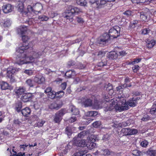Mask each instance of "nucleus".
Listing matches in <instances>:
<instances>
[{"label": "nucleus", "instance_id": "nucleus-1", "mask_svg": "<svg viewBox=\"0 0 156 156\" xmlns=\"http://www.w3.org/2000/svg\"><path fill=\"white\" fill-rule=\"evenodd\" d=\"M43 53V51L39 52L32 51L31 52V54L32 55H30L29 57H26L23 53L17 54L18 58H17L16 63L19 65L29 63L32 64V62L34 61V59L39 58Z\"/></svg>", "mask_w": 156, "mask_h": 156}, {"label": "nucleus", "instance_id": "nucleus-2", "mask_svg": "<svg viewBox=\"0 0 156 156\" xmlns=\"http://www.w3.org/2000/svg\"><path fill=\"white\" fill-rule=\"evenodd\" d=\"M69 9H70V11H68L64 16L65 19L68 20L67 21V22L69 23L73 21V14H78L82 12L81 9L76 7L70 6Z\"/></svg>", "mask_w": 156, "mask_h": 156}, {"label": "nucleus", "instance_id": "nucleus-3", "mask_svg": "<svg viewBox=\"0 0 156 156\" xmlns=\"http://www.w3.org/2000/svg\"><path fill=\"white\" fill-rule=\"evenodd\" d=\"M120 28L119 26H116L110 29L108 34L111 39L117 38L120 35Z\"/></svg>", "mask_w": 156, "mask_h": 156}, {"label": "nucleus", "instance_id": "nucleus-4", "mask_svg": "<svg viewBox=\"0 0 156 156\" xmlns=\"http://www.w3.org/2000/svg\"><path fill=\"white\" fill-rule=\"evenodd\" d=\"M21 37L23 41L24 42V44H23V46L19 48L16 50V54H20L23 53L24 52V50L28 49L29 48L28 46V43H26L27 40L29 39L28 36L24 35H21Z\"/></svg>", "mask_w": 156, "mask_h": 156}, {"label": "nucleus", "instance_id": "nucleus-5", "mask_svg": "<svg viewBox=\"0 0 156 156\" xmlns=\"http://www.w3.org/2000/svg\"><path fill=\"white\" fill-rule=\"evenodd\" d=\"M111 40L107 33H105L101 35L98 39V43L101 45H105L109 41Z\"/></svg>", "mask_w": 156, "mask_h": 156}, {"label": "nucleus", "instance_id": "nucleus-6", "mask_svg": "<svg viewBox=\"0 0 156 156\" xmlns=\"http://www.w3.org/2000/svg\"><path fill=\"white\" fill-rule=\"evenodd\" d=\"M66 113L65 109H62L55 114L54 119V121L56 123H59L62 119V116Z\"/></svg>", "mask_w": 156, "mask_h": 156}, {"label": "nucleus", "instance_id": "nucleus-7", "mask_svg": "<svg viewBox=\"0 0 156 156\" xmlns=\"http://www.w3.org/2000/svg\"><path fill=\"white\" fill-rule=\"evenodd\" d=\"M141 96L137 97L136 98H133L128 100L125 103V105H127L128 106H129L131 107H134L137 104V101L141 99Z\"/></svg>", "mask_w": 156, "mask_h": 156}, {"label": "nucleus", "instance_id": "nucleus-8", "mask_svg": "<svg viewBox=\"0 0 156 156\" xmlns=\"http://www.w3.org/2000/svg\"><path fill=\"white\" fill-rule=\"evenodd\" d=\"M63 105L62 101L58 100L54 101L50 104L49 108L51 109L58 110Z\"/></svg>", "mask_w": 156, "mask_h": 156}, {"label": "nucleus", "instance_id": "nucleus-9", "mask_svg": "<svg viewBox=\"0 0 156 156\" xmlns=\"http://www.w3.org/2000/svg\"><path fill=\"white\" fill-rule=\"evenodd\" d=\"M72 142L74 146H76L80 147H84L86 146V144L85 140H81L79 138H77L76 140H74Z\"/></svg>", "mask_w": 156, "mask_h": 156}, {"label": "nucleus", "instance_id": "nucleus-10", "mask_svg": "<svg viewBox=\"0 0 156 156\" xmlns=\"http://www.w3.org/2000/svg\"><path fill=\"white\" fill-rule=\"evenodd\" d=\"M32 95L30 93H25L21 97V100L24 102H27L31 101L32 99Z\"/></svg>", "mask_w": 156, "mask_h": 156}, {"label": "nucleus", "instance_id": "nucleus-11", "mask_svg": "<svg viewBox=\"0 0 156 156\" xmlns=\"http://www.w3.org/2000/svg\"><path fill=\"white\" fill-rule=\"evenodd\" d=\"M45 80L44 77L41 75L36 76L34 79V82L38 84H41L43 83Z\"/></svg>", "mask_w": 156, "mask_h": 156}, {"label": "nucleus", "instance_id": "nucleus-12", "mask_svg": "<svg viewBox=\"0 0 156 156\" xmlns=\"http://www.w3.org/2000/svg\"><path fill=\"white\" fill-rule=\"evenodd\" d=\"M100 2L99 3V6L101 7L104 6V5H106L108 2H112V0H99ZM90 2L92 3H96L97 4H99V1L98 0H94V1H90Z\"/></svg>", "mask_w": 156, "mask_h": 156}, {"label": "nucleus", "instance_id": "nucleus-13", "mask_svg": "<svg viewBox=\"0 0 156 156\" xmlns=\"http://www.w3.org/2000/svg\"><path fill=\"white\" fill-rule=\"evenodd\" d=\"M61 94L59 96V97H62L64 95V93L62 90H61L56 93L53 90L49 93L47 94V95L48 98L51 99H53L55 97V95L57 94Z\"/></svg>", "mask_w": 156, "mask_h": 156}, {"label": "nucleus", "instance_id": "nucleus-14", "mask_svg": "<svg viewBox=\"0 0 156 156\" xmlns=\"http://www.w3.org/2000/svg\"><path fill=\"white\" fill-rule=\"evenodd\" d=\"M37 145V143H35L34 144L30 145H29L28 144H23L20 146V151H28L30 150V148L31 147H33Z\"/></svg>", "mask_w": 156, "mask_h": 156}, {"label": "nucleus", "instance_id": "nucleus-15", "mask_svg": "<svg viewBox=\"0 0 156 156\" xmlns=\"http://www.w3.org/2000/svg\"><path fill=\"white\" fill-rule=\"evenodd\" d=\"M13 9V7L9 4L4 5L2 7V9L4 12L5 13L11 12Z\"/></svg>", "mask_w": 156, "mask_h": 156}, {"label": "nucleus", "instance_id": "nucleus-16", "mask_svg": "<svg viewBox=\"0 0 156 156\" xmlns=\"http://www.w3.org/2000/svg\"><path fill=\"white\" fill-rule=\"evenodd\" d=\"M65 147V149L62 150V154H66L68 151L71 148H72L73 146V142H70L68 143L66 145H64Z\"/></svg>", "mask_w": 156, "mask_h": 156}, {"label": "nucleus", "instance_id": "nucleus-17", "mask_svg": "<svg viewBox=\"0 0 156 156\" xmlns=\"http://www.w3.org/2000/svg\"><path fill=\"white\" fill-rule=\"evenodd\" d=\"M115 108L116 111L120 112L129 109V107L124 104L123 105L120 106L117 105L115 106Z\"/></svg>", "mask_w": 156, "mask_h": 156}, {"label": "nucleus", "instance_id": "nucleus-18", "mask_svg": "<svg viewBox=\"0 0 156 156\" xmlns=\"http://www.w3.org/2000/svg\"><path fill=\"white\" fill-rule=\"evenodd\" d=\"M82 104L85 107L92 106V100L90 98L85 99L82 101Z\"/></svg>", "mask_w": 156, "mask_h": 156}, {"label": "nucleus", "instance_id": "nucleus-19", "mask_svg": "<svg viewBox=\"0 0 156 156\" xmlns=\"http://www.w3.org/2000/svg\"><path fill=\"white\" fill-rule=\"evenodd\" d=\"M146 43V46L148 48H151L155 44L156 41L154 39L150 40L149 39H147L145 40Z\"/></svg>", "mask_w": 156, "mask_h": 156}, {"label": "nucleus", "instance_id": "nucleus-20", "mask_svg": "<svg viewBox=\"0 0 156 156\" xmlns=\"http://www.w3.org/2000/svg\"><path fill=\"white\" fill-rule=\"evenodd\" d=\"M102 102L101 101L95 99L94 103L93 104L92 107L94 109H98L102 107Z\"/></svg>", "mask_w": 156, "mask_h": 156}, {"label": "nucleus", "instance_id": "nucleus-21", "mask_svg": "<svg viewBox=\"0 0 156 156\" xmlns=\"http://www.w3.org/2000/svg\"><path fill=\"white\" fill-rule=\"evenodd\" d=\"M27 27L24 26H21L18 27L17 30L18 34L20 35H23L25 34V33L27 31Z\"/></svg>", "mask_w": 156, "mask_h": 156}, {"label": "nucleus", "instance_id": "nucleus-22", "mask_svg": "<svg viewBox=\"0 0 156 156\" xmlns=\"http://www.w3.org/2000/svg\"><path fill=\"white\" fill-rule=\"evenodd\" d=\"M18 11L22 13L23 15H27V12L24 11V5L22 2H20L18 5Z\"/></svg>", "mask_w": 156, "mask_h": 156}, {"label": "nucleus", "instance_id": "nucleus-23", "mask_svg": "<svg viewBox=\"0 0 156 156\" xmlns=\"http://www.w3.org/2000/svg\"><path fill=\"white\" fill-rule=\"evenodd\" d=\"M15 94L18 95L22 94L25 91V89L23 87H17L14 89Z\"/></svg>", "mask_w": 156, "mask_h": 156}, {"label": "nucleus", "instance_id": "nucleus-24", "mask_svg": "<svg viewBox=\"0 0 156 156\" xmlns=\"http://www.w3.org/2000/svg\"><path fill=\"white\" fill-rule=\"evenodd\" d=\"M30 112V109L28 107H26L21 110V113L25 117H28Z\"/></svg>", "mask_w": 156, "mask_h": 156}, {"label": "nucleus", "instance_id": "nucleus-25", "mask_svg": "<svg viewBox=\"0 0 156 156\" xmlns=\"http://www.w3.org/2000/svg\"><path fill=\"white\" fill-rule=\"evenodd\" d=\"M69 109L72 113L73 115H76L79 114V109L73 105H70Z\"/></svg>", "mask_w": 156, "mask_h": 156}, {"label": "nucleus", "instance_id": "nucleus-26", "mask_svg": "<svg viewBox=\"0 0 156 156\" xmlns=\"http://www.w3.org/2000/svg\"><path fill=\"white\" fill-rule=\"evenodd\" d=\"M15 109L18 112H21V109L22 107V103L20 101H18L15 105Z\"/></svg>", "mask_w": 156, "mask_h": 156}, {"label": "nucleus", "instance_id": "nucleus-27", "mask_svg": "<svg viewBox=\"0 0 156 156\" xmlns=\"http://www.w3.org/2000/svg\"><path fill=\"white\" fill-rule=\"evenodd\" d=\"M146 153L149 156H156V150L150 148L146 151Z\"/></svg>", "mask_w": 156, "mask_h": 156}, {"label": "nucleus", "instance_id": "nucleus-28", "mask_svg": "<svg viewBox=\"0 0 156 156\" xmlns=\"http://www.w3.org/2000/svg\"><path fill=\"white\" fill-rule=\"evenodd\" d=\"M0 84L1 89L2 90H5L10 88V86L6 82L4 81L1 82L0 83Z\"/></svg>", "mask_w": 156, "mask_h": 156}, {"label": "nucleus", "instance_id": "nucleus-29", "mask_svg": "<svg viewBox=\"0 0 156 156\" xmlns=\"http://www.w3.org/2000/svg\"><path fill=\"white\" fill-rule=\"evenodd\" d=\"M119 55L115 51H111L108 54V58L110 59H114L118 58Z\"/></svg>", "mask_w": 156, "mask_h": 156}, {"label": "nucleus", "instance_id": "nucleus-30", "mask_svg": "<svg viewBox=\"0 0 156 156\" xmlns=\"http://www.w3.org/2000/svg\"><path fill=\"white\" fill-rule=\"evenodd\" d=\"M98 112L95 111H90L87 112L85 114L87 117H94L98 115Z\"/></svg>", "mask_w": 156, "mask_h": 156}, {"label": "nucleus", "instance_id": "nucleus-31", "mask_svg": "<svg viewBox=\"0 0 156 156\" xmlns=\"http://www.w3.org/2000/svg\"><path fill=\"white\" fill-rule=\"evenodd\" d=\"M75 74V71L73 70H69L66 72L65 74V75L68 78H71L72 76H74Z\"/></svg>", "mask_w": 156, "mask_h": 156}, {"label": "nucleus", "instance_id": "nucleus-32", "mask_svg": "<svg viewBox=\"0 0 156 156\" xmlns=\"http://www.w3.org/2000/svg\"><path fill=\"white\" fill-rule=\"evenodd\" d=\"M148 15L147 13L142 12H140V17L142 21H146L147 20Z\"/></svg>", "mask_w": 156, "mask_h": 156}, {"label": "nucleus", "instance_id": "nucleus-33", "mask_svg": "<svg viewBox=\"0 0 156 156\" xmlns=\"http://www.w3.org/2000/svg\"><path fill=\"white\" fill-rule=\"evenodd\" d=\"M72 127L70 126H67L65 129V133L69 138L73 133Z\"/></svg>", "mask_w": 156, "mask_h": 156}, {"label": "nucleus", "instance_id": "nucleus-34", "mask_svg": "<svg viewBox=\"0 0 156 156\" xmlns=\"http://www.w3.org/2000/svg\"><path fill=\"white\" fill-rule=\"evenodd\" d=\"M154 102L150 110V113L153 115L156 116V105H155Z\"/></svg>", "mask_w": 156, "mask_h": 156}, {"label": "nucleus", "instance_id": "nucleus-35", "mask_svg": "<svg viewBox=\"0 0 156 156\" xmlns=\"http://www.w3.org/2000/svg\"><path fill=\"white\" fill-rule=\"evenodd\" d=\"M113 87L112 84L108 83V84L106 85L104 87V90L108 91H111V93L113 92L112 90Z\"/></svg>", "mask_w": 156, "mask_h": 156}, {"label": "nucleus", "instance_id": "nucleus-36", "mask_svg": "<svg viewBox=\"0 0 156 156\" xmlns=\"http://www.w3.org/2000/svg\"><path fill=\"white\" fill-rule=\"evenodd\" d=\"M34 83V80L30 79L27 80L26 81V83L30 87H33L35 85Z\"/></svg>", "mask_w": 156, "mask_h": 156}, {"label": "nucleus", "instance_id": "nucleus-37", "mask_svg": "<svg viewBox=\"0 0 156 156\" xmlns=\"http://www.w3.org/2000/svg\"><path fill=\"white\" fill-rule=\"evenodd\" d=\"M105 54V51H99L95 52L94 55L96 56H98L99 58H101L104 56Z\"/></svg>", "mask_w": 156, "mask_h": 156}, {"label": "nucleus", "instance_id": "nucleus-38", "mask_svg": "<svg viewBox=\"0 0 156 156\" xmlns=\"http://www.w3.org/2000/svg\"><path fill=\"white\" fill-rule=\"evenodd\" d=\"M16 71V69L12 67H10L7 69V73L9 74H14L15 73Z\"/></svg>", "mask_w": 156, "mask_h": 156}, {"label": "nucleus", "instance_id": "nucleus-39", "mask_svg": "<svg viewBox=\"0 0 156 156\" xmlns=\"http://www.w3.org/2000/svg\"><path fill=\"white\" fill-rule=\"evenodd\" d=\"M128 135H131L136 134L138 133V130L136 129L129 128Z\"/></svg>", "mask_w": 156, "mask_h": 156}, {"label": "nucleus", "instance_id": "nucleus-40", "mask_svg": "<svg viewBox=\"0 0 156 156\" xmlns=\"http://www.w3.org/2000/svg\"><path fill=\"white\" fill-rule=\"evenodd\" d=\"M94 135H91L90 137H89V139L90 140L92 141V142L90 143V146H91V147H90V148H93L94 147V146L95 145V143H93V142L94 141H95V139L94 138Z\"/></svg>", "mask_w": 156, "mask_h": 156}, {"label": "nucleus", "instance_id": "nucleus-41", "mask_svg": "<svg viewBox=\"0 0 156 156\" xmlns=\"http://www.w3.org/2000/svg\"><path fill=\"white\" fill-rule=\"evenodd\" d=\"M107 60L105 59L103 60L101 62L98 63L97 65L98 66L103 67L107 65Z\"/></svg>", "mask_w": 156, "mask_h": 156}, {"label": "nucleus", "instance_id": "nucleus-42", "mask_svg": "<svg viewBox=\"0 0 156 156\" xmlns=\"http://www.w3.org/2000/svg\"><path fill=\"white\" fill-rule=\"evenodd\" d=\"M132 154L133 155L140 156L142 154V152L137 150H135L133 151Z\"/></svg>", "mask_w": 156, "mask_h": 156}, {"label": "nucleus", "instance_id": "nucleus-43", "mask_svg": "<svg viewBox=\"0 0 156 156\" xmlns=\"http://www.w3.org/2000/svg\"><path fill=\"white\" fill-rule=\"evenodd\" d=\"M76 2L81 6H85L86 4L85 0H76Z\"/></svg>", "mask_w": 156, "mask_h": 156}, {"label": "nucleus", "instance_id": "nucleus-44", "mask_svg": "<svg viewBox=\"0 0 156 156\" xmlns=\"http://www.w3.org/2000/svg\"><path fill=\"white\" fill-rule=\"evenodd\" d=\"M129 128H123L121 131V133L124 134L125 136H128L129 134Z\"/></svg>", "mask_w": 156, "mask_h": 156}, {"label": "nucleus", "instance_id": "nucleus-45", "mask_svg": "<svg viewBox=\"0 0 156 156\" xmlns=\"http://www.w3.org/2000/svg\"><path fill=\"white\" fill-rule=\"evenodd\" d=\"M38 18L41 21H46L48 19V18L47 16L44 15L39 16L38 17Z\"/></svg>", "mask_w": 156, "mask_h": 156}, {"label": "nucleus", "instance_id": "nucleus-46", "mask_svg": "<svg viewBox=\"0 0 156 156\" xmlns=\"http://www.w3.org/2000/svg\"><path fill=\"white\" fill-rule=\"evenodd\" d=\"M76 20L79 23L82 24L84 23V20L82 18L79 16H76Z\"/></svg>", "mask_w": 156, "mask_h": 156}, {"label": "nucleus", "instance_id": "nucleus-47", "mask_svg": "<svg viewBox=\"0 0 156 156\" xmlns=\"http://www.w3.org/2000/svg\"><path fill=\"white\" fill-rule=\"evenodd\" d=\"M101 125V122L99 121H96L92 124L93 126L95 128H98Z\"/></svg>", "mask_w": 156, "mask_h": 156}, {"label": "nucleus", "instance_id": "nucleus-48", "mask_svg": "<svg viewBox=\"0 0 156 156\" xmlns=\"http://www.w3.org/2000/svg\"><path fill=\"white\" fill-rule=\"evenodd\" d=\"M86 134V132L85 131H83L81 132L80 133H79L78 135V138L79 139L83 138Z\"/></svg>", "mask_w": 156, "mask_h": 156}, {"label": "nucleus", "instance_id": "nucleus-49", "mask_svg": "<svg viewBox=\"0 0 156 156\" xmlns=\"http://www.w3.org/2000/svg\"><path fill=\"white\" fill-rule=\"evenodd\" d=\"M133 14V12L129 10L125 11L123 13V14L128 17L132 15Z\"/></svg>", "mask_w": 156, "mask_h": 156}, {"label": "nucleus", "instance_id": "nucleus-50", "mask_svg": "<svg viewBox=\"0 0 156 156\" xmlns=\"http://www.w3.org/2000/svg\"><path fill=\"white\" fill-rule=\"evenodd\" d=\"M103 154L105 155H108L110 154L112 152H110L108 149H105L102 150Z\"/></svg>", "mask_w": 156, "mask_h": 156}, {"label": "nucleus", "instance_id": "nucleus-51", "mask_svg": "<svg viewBox=\"0 0 156 156\" xmlns=\"http://www.w3.org/2000/svg\"><path fill=\"white\" fill-rule=\"evenodd\" d=\"M24 73L29 76H30L33 75L34 71L31 70L26 69L24 71Z\"/></svg>", "mask_w": 156, "mask_h": 156}, {"label": "nucleus", "instance_id": "nucleus-52", "mask_svg": "<svg viewBox=\"0 0 156 156\" xmlns=\"http://www.w3.org/2000/svg\"><path fill=\"white\" fill-rule=\"evenodd\" d=\"M150 119V117L147 114H145L144 115L141 120L144 121H146L149 120Z\"/></svg>", "mask_w": 156, "mask_h": 156}, {"label": "nucleus", "instance_id": "nucleus-53", "mask_svg": "<svg viewBox=\"0 0 156 156\" xmlns=\"http://www.w3.org/2000/svg\"><path fill=\"white\" fill-rule=\"evenodd\" d=\"M148 144V142L145 140L142 141L140 143L141 146L143 147H146Z\"/></svg>", "mask_w": 156, "mask_h": 156}, {"label": "nucleus", "instance_id": "nucleus-54", "mask_svg": "<svg viewBox=\"0 0 156 156\" xmlns=\"http://www.w3.org/2000/svg\"><path fill=\"white\" fill-rule=\"evenodd\" d=\"M150 29L148 28L144 29L142 30V33L144 35L148 34L150 32Z\"/></svg>", "mask_w": 156, "mask_h": 156}, {"label": "nucleus", "instance_id": "nucleus-55", "mask_svg": "<svg viewBox=\"0 0 156 156\" xmlns=\"http://www.w3.org/2000/svg\"><path fill=\"white\" fill-rule=\"evenodd\" d=\"M139 67L138 65H134L132 67V69L134 72L136 73L139 69Z\"/></svg>", "mask_w": 156, "mask_h": 156}, {"label": "nucleus", "instance_id": "nucleus-56", "mask_svg": "<svg viewBox=\"0 0 156 156\" xmlns=\"http://www.w3.org/2000/svg\"><path fill=\"white\" fill-rule=\"evenodd\" d=\"M76 63L74 61L71 60L68 62L67 65L69 67H70L71 66L74 65Z\"/></svg>", "mask_w": 156, "mask_h": 156}, {"label": "nucleus", "instance_id": "nucleus-57", "mask_svg": "<svg viewBox=\"0 0 156 156\" xmlns=\"http://www.w3.org/2000/svg\"><path fill=\"white\" fill-rule=\"evenodd\" d=\"M45 122V121H44L41 120L37 123V126L38 127H41L43 126Z\"/></svg>", "mask_w": 156, "mask_h": 156}, {"label": "nucleus", "instance_id": "nucleus-58", "mask_svg": "<svg viewBox=\"0 0 156 156\" xmlns=\"http://www.w3.org/2000/svg\"><path fill=\"white\" fill-rule=\"evenodd\" d=\"M52 90L51 88L50 87H47L46 89L44 90V93L46 94H49Z\"/></svg>", "mask_w": 156, "mask_h": 156}, {"label": "nucleus", "instance_id": "nucleus-59", "mask_svg": "<svg viewBox=\"0 0 156 156\" xmlns=\"http://www.w3.org/2000/svg\"><path fill=\"white\" fill-rule=\"evenodd\" d=\"M11 22L9 20H7L4 22V24L6 27H9L11 25Z\"/></svg>", "mask_w": 156, "mask_h": 156}, {"label": "nucleus", "instance_id": "nucleus-60", "mask_svg": "<svg viewBox=\"0 0 156 156\" xmlns=\"http://www.w3.org/2000/svg\"><path fill=\"white\" fill-rule=\"evenodd\" d=\"M138 23V21L137 20H133L131 22V26L133 27H134Z\"/></svg>", "mask_w": 156, "mask_h": 156}, {"label": "nucleus", "instance_id": "nucleus-61", "mask_svg": "<svg viewBox=\"0 0 156 156\" xmlns=\"http://www.w3.org/2000/svg\"><path fill=\"white\" fill-rule=\"evenodd\" d=\"M13 122L14 124L19 126L21 123V122L18 119H14L13 121Z\"/></svg>", "mask_w": 156, "mask_h": 156}, {"label": "nucleus", "instance_id": "nucleus-62", "mask_svg": "<svg viewBox=\"0 0 156 156\" xmlns=\"http://www.w3.org/2000/svg\"><path fill=\"white\" fill-rule=\"evenodd\" d=\"M102 95L103 98L106 101L108 102L109 101V99L107 95H106V94H103Z\"/></svg>", "mask_w": 156, "mask_h": 156}, {"label": "nucleus", "instance_id": "nucleus-63", "mask_svg": "<svg viewBox=\"0 0 156 156\" xmlns=\"http://www.w3.org/2000/svg\"><path fill=\"white\" fill-rule=\"evenodd\" d=\"M83 151H81L80 152H76L75 153L76 156H82L83 154Z\"/></svg>", "mask_w": 156, "mask_h": 156}, {"label": "nucleus", "instance_id": "nucleus-64", "mask_svg": "<svg viewBox=\"0 0 156 156\" xmlns=\"http://www.w3.org/2000/svg\"><path fill=\"white\" fill-rule=\"evenodd\" d=\"M67 84L66 82L62 83L60 85V87L63 90H65Z\"/></svg>", "mask_w": 156, "mask_h": 156}]
</instances>
